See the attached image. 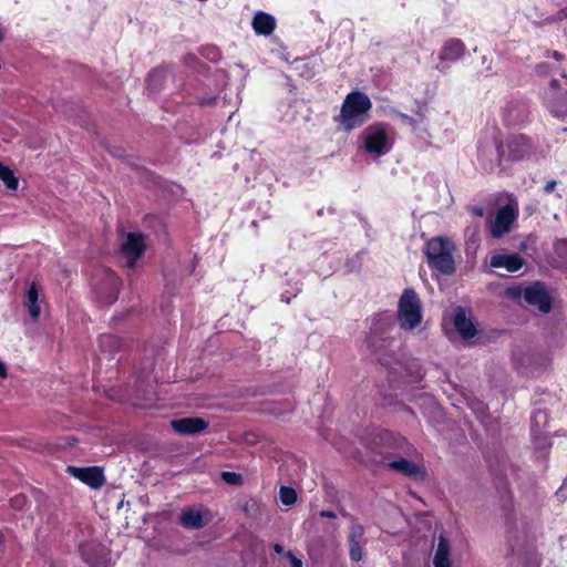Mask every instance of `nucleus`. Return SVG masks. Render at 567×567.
<instances>
[{
  "label": "nucleus",
  "mask_w": 567,
  "mask_h": 567,
  "mask_svg": "<svg viewBox=\"0 0 567 567\" xmlns=\"http://www.w3.org/2000/svg\"><path fill=\"white\" fill-rule=\"evenodd\" d=\"M8 377V368L4 362L0 361V378L6 379Z\"/></svg>",
  "instance_id": "41"
},
{
  "label": "nucleus",
  "mask_w": 567,
  "mask_h": 567,
  "mask_svg": "<svg viewBox=\"0 0 567 567\" xmlns=\"http://www.w3.org/2000/svg\"><path fill=\"white\" fill-rule=\"evenodd\" d=\"M556 186H557V182L555 179L548 181L544 186V193H546V194L551 193Z\"/></svg>",
  "instance_id": "39"
},
{
  "label": "nucleus",
  "mask_w": 567,
  "mask_h": 567,
  "mask_svg": "<svg viewBox=\"0 0 567 567\" xmlns=\"http://www.w3.org/2000/svg\"><path fill=\"white\" fill-rule=\"evenodd\" d=\"M542 414H543V412H542L540 410L536 411V412L534 413V419H537V417H538L539 415H542Z\"/></svg>",
  "instance_id": "46"
},
{
  "label": "nucleus",
  "mask_w": 567,
  "mask_h": 567,
  "mask_svg": "<svg viewBox=\"0 0 567 567\" xmlns=\"http://www.w3.org/2000/svg\"><path fill=\"white\" fill-rule=\"evenodd\" d=\"M466 52V45L465 43L457 38H451L446 40L439 53V60L441 62H456Z\"/></svg>",
  "instance_id": "14"
},
{
  "label": "nucleus",
  "mask_w": 567,
  "mask_h": 567,
  "mask_svg": "<svg viewBox=\"0 0 567 567\" xmlns=\"http://www.w3.org/2000/svg\"><path fill=\"white\" fill-rule=\"evenodd\" d=\"M498 165L529 158L536 151L534 140L525 134H511L496 145Z\"/></svg>",
  "instance_id": "3"
},
{
  "label": "nucleus",
  "mask_w": 567,
  "mask_h": 567,
  "mask_svg": "<svg viewBox=\"0 0 567 567\" xmlns=\"http://www.w3.org/2000/svg\"><path fill=\"white\" fill-rule=\"evenodd\" d=\"M99 346L102 351L115 352L121 347V339L111 333L101 334L99 338Z\"/></svg>",
  "instance_id": "24"
},
{
  "label": "nucleus",
  "mask_w": 567,
  "mask_h": 567,
  "mask_svg": "<svg viewBox=\"0 0 567 567\" xmlns=\"http://www.w3.org/2000/svg\"><path fill=\"white\" fill-rule=\"evenodd\" d=\"M179 522L186 528L198 529L204 526L202 513L193 508L183 511L179 516Z\"/></svg>",
  "instance_id": "22"
},
{
  "label": "nucleus",
  "mask_w": 567,
  "mask_h": 567,
  "mask_svg": "<svg viewBox=\"0 0 567 567\" xmlns=\"http://www.w3.org/2000/svg\"><path fill=\"white\" fill-rule=\"evenodd\" d=\"M434 567H451L450 543L446 537L440 536L433 559Z\"/></svg>",
  "instance_id": "21"
},
{
  "label": "nucleus",
  "mask_w": 567,
  "mask_h": 567,
  "mask_svg": "<svg viewBox=\"0 0 567 567\" xmlns=\"http://www.w3.org/2000/svg\"><path fill=\"white\" fill-rule=\"evenodd\" d=\"M241 509L247 514L250 515L252 512L258 511V503L256 499H249L247 501L243 506Z\"/></svg>",
  "instance_id": "32"
},
{
  "label": "nucleus",
  "mask_w": 567,
  "mask_h": 567,
  "mask_svg": "<svg viewBox=\"0 0 567 567\" xmlns=\"http://www.w3.org/2000/svg\"><path fill=\"white\" fill-rule=\"evenodd\" d=\"M252 29L258 35H270L276 29L275 18L266 12L259 11L252 19Z\"/></svg>",
  "instance_id": "20"
},
{
  "label": "nucleus",
  "mask_w": 567,
  "mask_h": 567,
  "mask_svg": "<svg viewBox=\"0 0 567 567\" xmlns=\"http://www.w3.org/2000/svg\"><path fill=\"white\" fill-rule=\"evenodd\" d=\"M529 121V110L523 102H512L505 110V122L508 125H522Z\"/></svg>",
  "instance_id": "17"
},
{
  "label": "nucleus",
  "mask_w": 567,
  "mask_h": 567,
  "mask_svg": "<svg viewBox=\"0 0 567 567\" xmlns=\"http://www.w3.org/2000/svg\"><path fill=\"white\" fill-rule=\"evenodd\" d=\"M525 261L518 254H495L491 257L489 265L493 268H505L508 272H517Z\"/></svg>",
  "instance_id": "16"
},
{
  "label": "nucleus",
  "mask_w": 567,
  "mask_h": 567,
  "mask_svg": "<svg viewBox=\"0 0 567 567\" xmlns=\"http://www.w3.org/2000/svg\"><path fill=\"white\" fill-rule=\"evenodd\" d=\"M68 472L93 489H100L105 484V475L99 466H69Z\"/></svg>",
  "instance_id": "10"
},
{
  "label": "nucleus",
  "mask_w": 567,
  "mask_h": 567,
  "mask_svg": "<svg viewBox=\"0 0 567 567\" xmlns=\"http://www.w3.org/2000/svg\"><path fill=\"white\" fill-rule=\"evenodd\" d=\"M375 440H379L381 443H388L393 440V434L390 431L382 430L377 433Z\"/></svg>",
  "instance_id": "34"
},
{
  "label": "nucleus",
  "mask_w": 567,
  "mask_h": 567,
  "mask_svg": "<svg viewBox=\"0 0 567 567\" xmlns=\"http://www.w3.org/2000/svg\"><path fill=\"white\" fill-rule=\"evenodd\" d=\"M388 134L381 124L370 125L365 130L364 150L374 155H383L388 152Z\"/></svg>",
  "instance_id": "8"
},
{
  "label": "nucleus",
  "mask_w": 567,
  "mask_h": 567,
  "mask_svg": "<svg viewBox=\"0 0 567 567\" xmlns=\"http://www.w3.org/2000/svg\"><path fill=\"white\" fill-rule=\"evenodd\" d=\"M172 429L183 435H195L204 432L209 423L202 417H183L173 420Z\"/></svg>",
  "instance_id": "13"
},
{
  "label": "nucleus",
  "mask_w": 567,
  "mask_h": 567,
  "mask_svg": "<svg viewBox=\"0 0 567 567\" xmlns=\"http://www.w3.org/2000/svg\"><path fill=\"white\" fill-rule=\"evenodd\" d=\"M39 291L35 284H31L27 290L25 306L29 309V313L33 320L40 317L41 309L38 305Z\"/></svg>",
  "instance_id": "23"
},
{
  "label": "nucleus",
  "mask_w": 567,
  "mask_h": 567,
  "mask_svg": "<svg viewBox=\"0 0 567 567\" xmlns=\"http://www.w3.org/2000/svg\"><path fill=\"white\" fill-rule=\"evenodd\" d=\"M556 496L563 502L567 499V477L564 480L561 486L556 492Z\"/></svg>",
  "instance_id": "36"
},
{
  "label": "nucleus",
  "mask_w": 567,
  "mask_h": 567,
  "mask_svg": "<svg viewBox=\"0 0 567 567\" xmlns=\"http://www.w3.org/2000/svg\"><path fill=\"white\" fill-rule=\"evenodd\" d=\"M221 477L227 484L231 485H238L243 482L241 475L235 472H223Z\"/></svg>",
  "instance_id": "30"
},
{
  "label": "nucleus",
  "mask_w": 567,
  "mask_h": 567,
  "mask_svg": "<svg viewBox=\"0 0 567 567\" xmlns=\"http://www.w3.org/2000/svg\"><path fill=\"white\" fill-rule=\"evenodd\" d=\"M392 342V337H383L382 334H379L375 338V344L367 347L373 354L378 355L377 359L381 365L389 367L395 361V353L393 351H386Z\"/></svg>",
  "instance_id": "15"
},
{
  "label": "nucleus",
  "mask_w": 567,
  "mask_h": 567,
  "mask_svg": "<svg viewBox=\"0 0 567 567\" xmlns=\"http://www.w3.org/2000/svg\"><path fill=\"white\" fill-rule=\"evenodd\" d=\"M279 495L284 505L290 506L297 502V492L292 487L281 486Z\"/></svg>",
  "instance_id": "26"
},
{
  "label": "nucleus",
  "mask_w": 567,
  "mask_h": 567,
  "mask_svg": "<svg viewBox=\"0 0 567 567\" xmlns=\"http://www.w3.org/2000/svg\"><path fill=\"white\" fill-rule=\"evenodd\" d=\"M394 328V321L390 313L381 312L377 313L372 319V324L370 327V331L365 337L367 346H374L375 338L379 334L383 337H391V330Z\"/></svg>",
  "instance_id": "11"
},
{
  "label": "nucleus",
  "mask_w": 567,
  "mask_h": 567,
  "mask_svg": "<svg viewBox=\"0 0 567 567\" xmlns=\"http://www.w3.org/2000/svg\"><path fill=\"white\" fill-rule=\"evenodd\" d=\"M349 555L352 561L359 563L363 556L361 543H349Z\"/></svg>",
  "instance_id": "28"
},
{
  "label": "nucleus",
  "mask_w": 567,
  "mask_h": 567,
  "mask_svg": "<svg viewBox=\"0 0 567 567\" xmlns=\"http://www.w3.org/2000/svg\"><path fill=\"white\" fill-rule=\"evenodd\" d=\"M453 323L455 330L465 340L475 337L477 332L473 321L471 320V318L466 316L465 311L462 308H458L457 311L455 312Z\"/></svg>",
  "instance_id": "18"
},
{
  "label": "nucleus",
  "mask_w": 567,
  "mask_h": 567,
  "mask_svg": "<svg viewBox=\"0 0 567 567\" xmlns=\"http://www.w3.org/2000/svg\"><path fill=\"white\" fill-rule=\"evenodd\" d=\"M0 179L4 183L7 188L16 190L19 185L18 178L14 176L13 171L0 163Z\"/></svg>",
  "instance_id": "25"
},
{
  "label": "nucleus",
  "mask_w": 567,
  "mask_h": 567,
  "mask_svg": "<svg viewBox=\"0 0 567 567\" xmlns=\"http://www.w3.org/2000/svg\"><path fill=\"white\" fill-rule=\"evenodd\" d=\"M467 212L471 213L475 217H483L485 214V210L482 206L473 205L467 207Z\"/></svg>",
  "instance_id": "37"
},
{
  "label": "nucleus",
  "mask_w": 567,
  "mask_h": 567,
  "mask_svg": "<svg viewBox=\"0 0 567 567\" xmlns=\"http://www.w3.org/2000/svg\"><path fill=\"white\" fill-rule=\"evenodd\" d=\"M505 295L512 300L524 298L528 306L535 307L544 315L553 310V297L542 281H534L525 288L519 286L508 287Z\"/></svg>",
  "instance_id": "4"
},
{
  "label": "nucleus",
  "mask_w": 567,
  "mask_h": 567,
  "mask_svg": "<svg viewBox=\"0 0 567 567\" xmlns=\"http://www.w3.org/2000/svg\"><path fill=\"white\" fill-rule=\"evenodd\" d=\"M398 320L405 330L416 328L422 320V306L417 293L412 288L403 290L398 305Z\"/></svg>",
  "instance_id": "5"
},
{
  "label": "nucleus",
  "mask_w": 567,
  "mask_h": 567,
  "mask_svg": "<svg viewBox=\"0 0 567 567\" xmlns=\"http://www.w3.org/2000/svg\"><path fill=\"white\" fill-rule=\"evenodd\" d=\"M91 285L101 301L110 305L117 300L121 279L112 269L104 267L97 269L91 279Z\"/></svg>",
  "instance_id": "6"
},
{
  "label": "nucleus",
  "mask_w": 567,
  "mask_h": 567,
  "mask_svg": "<svg viewBox=\"0 0 567 567\" xmlns=\"http://www.w3.org/2000/svg\"><path fill=\"white\" fill-rule=\"evenodd\" d=\"M24 501V497H20V496H17L16 498L12 499L13 504L16 505H20V503H22Z\"/></svg>",
  "instance_id": "43"
},
{
  "label": "nucleus",
  "mask_w": 567,
  "mask_h": 567,
  "mask_svg": "<svg viewBox=\"0 0 567 567\" xmlns=\"http://www.w3.org/2000/svg\"><path fill=\"white\" fill-rule=\"evenodd\" d=\"M286 557L290 560L291 567H303L302 560L297 558L291 550L286 553Z\"/></svg>",
  "instance_id": "35"
},
{
  "label": "nucleus",
  "mask_w": 567,
  "mask_h": 567,
  "mask_svg": "<svg viewBox=\"0 0 567 567\" xmlns=\"http://www.w3.org/2000/svg\"><path fill=\"white\" fill-rule=\"evenodd\" d=\"M388 466L406 477H417L425 474L422 466L404 457L390 462Z\"/></svg>",
  "instance_id": "19"
},
{
  "label": "nucleus",
  "mask_w": 567,
  "mask_h": 567,
  "mask_svg": "<svg viewBox=\"0 0 567 567\" xmlns=\"http://www.w3.org/2000/svg\"><path fill=\"white\" fill-rule=\"evenodd\" d=\"M503 483H504V486H503V487H504V489H505V493H506V494H509V488H508V484H507V482H506V481H504Z\"/></svg>",
  "instance_id": "45"
},
{
  "label": "nucleus",
  "mask_w": 567,
  "mask_h": 567,
  "mask_svg": "<svg viewBox=\"0 0 567 567\" xmlns=\"http://www.w3.org/2000/svg\"><path fill=\"white\" fill-rule=\"evenodd\" d=\"M319 515L322 518H336L337 517V515H336V513L333 511H328V509L321 511L319 513Z\"/></svg>",
  "instance_id": "40"
},
{
  "label": "nucleus",
  "mask_w": 567,
  "mask_h": 567,
  "mask_svg": "<svg viewBox=\"0 0 567 567\" xmlns=\"http://www.w3.org/2000/svg\"><path fill=\"white\" fill-rule=\"evenodd\" d=\"M4 39V33L0 30V42H2Z\"/></svg>",
  "instance_id": "47"
},
{
  "label": "nucleus",
  "mask_w": 567,
  "mask_h": 567,
  "mask_svg": "<svg viewBox=\"0 0 567 567\" xmlns=\"http://www.w3.org/2000/svg\"><path fill=\"white\" fill-rule=\"evenodd\" d=\"M372 450H373V452H375V453H378V454H384V453H385L381 447H377V446H375V447H373Z\"/></svg>",
  "instance_id": "44"
},
{
  "label": "nucleus",
  "mask_w": 567,
  "mask_h": 567,
  "mask_svg": "<svg viewBox=\"0 0 567 567\" xmlns=\"http://www.w3.org/2000/svg\"><path fill=\"white\" fill-rule=\"evenodd\" d=\"M217 99V96L196 97V103L200 106H212L216 104Z\"/></svg>",
  "instance_id": "33"
},
{
  "label": "nucleus",
  "mask_w": 567,
  "mask_h": 567,
  "mask_svg": "<svg viewBox=\"0 0 567 567\" xmlns=\"http://www.w3.org/2000/svg\"><path fill=\"white\" fill-rule=\"evenodd\" d=\"M554 249L556 254L567 260V239H559L555 243Z\"/></svg>",
  "instance_id": "31"
},
{
  "label": "nucleus",
  "mask_w": 567,
  "mask_h": 567,
  "mask_svg": "<svg viewBox=\"0 0 567 567\" xmlns=\"http://www.w3.org/2000/svg\"><path fill=\"white\" fill-rule=\"evenodd\" d=\"M272 548L276 554L286 556L287 551H285L284 547L280 544H275Z\"/></svg>",
  "instance_id": "42"
},
{
  "label": "nucleus",
  "mask_w": 567,
  "mask_h": 567,
  "mask_svg": "<svg viewBox=\"0 0 567 567\" xmlns=\"http://www.w3.org/2000/svg\"><path fill=\"white\" fill-rule=\"evenodd\" d=\"M146 249L145 236L142 233H128L121 246V252L127 260L130 268L135 267L136 261Z\"/></svg>",
  "instance_id": "9"
},
{
  "label": "nucleus",
  "mask_w": 567,
  "mask_h": 567,
  "mask_svg": "<svg viewBox=\"0 0 567 567\" xmlns=\"http://www.w3.org/2000/svg\"><path fill=\"white\" fill-rule=\"evenodd\" d=\"M371 109L372 101L368 94L361 91H352L343 100L339 115L334 116V122L343 131L351 132L370 120Z\"/></svg>",
  "instance_id": "1"
},
{
  "label": "nucleus",
  "mask_w": 567,
  "mask_h": 567,
  "mask_svg": "<svg viewBox=\"0 0 567 567\" xmlns=\"http://www.w3.org/2000/svg\"><path fill=\"white\" fill-rule=\"evenodd\" d=\"M559 81L553 79L550 81V90L545 93L544 102L549 112L556 117H567V94L557 96Z\"/></svg>",
  "instance_id": "12"
},
{
  "label": "nucleus",
  "mask_w": 567,
  "mask_h": 567,
  "mask_svg": "<svg viewBox=\"0 0 567 567\" xmlns=\"http://www.w3.org/2000/svg\"><path fill=\"white\" fill-rule=\"evenodd\" d=\"M545 56L546 58H553V59H555L557 61H561L565 58L564 54H561L560 52H558V51H550V50L546 51Z\"/></svg>",
  "instance_id": "38"
},
{
  "label": "nucleus",
  "mask_w": 567,
  "mask_h": 567,
  "mask_svg": "<svg viewBox=\"0 0 567 567\" xmlns=\"http://www.w3.org/2000/svg\"><path fill=\"white\" fill-rule=\"evenodd\" d=\"M518 218V208L512 204L503 205L496 213L495 217L487 219L489 235L494 239L503 238L512 230L514 223Z\"/></svg>",
  "instance_id": "7"
},
{
  "label": "nucleus",
  "mask_w": 567,
  "mask_h": 567,
  "mask_svg": "<svg viewBox=\"0 0 567 567\" xmlns=\"http://www.w3.org/2000/svg\"><path fill=\"white\" fill-rule=\"evenodd\" d=\"M454 243L446 237H433L425 243L424 255L429 267L442 275L450 276L455 272L453 258Z\"/></svg>",
  "instance_id": "2"
},
{
  "label": "nucleus",
  "mask_w": 567,
  "mask_h": 567,
  "mask_svg": "<svg viewBox=\"0 0 567 567\" xmlns=\"http://www.w3.org/2000/svg\"><path fill=\"white\" fill-rule=\"evenodd\" d=\"M416 114H417V118L413 117V116H410L408 114H403L401 113L400 114V118L403 123L410 125L411 127L413 128H416L419 123L423 122L424 118H425V113L423 111V109L420 106L416 111Z\"/></svg>",
  "instance_id": "27"
},
{
  "label": "nucleus",
  "mask_w": 567,
  "mask_h": 567,
  "mask_svg": "<svg viewBox=\"0 0 567 567\" xmlns=\"http://www.w3.org/2000/svg\"><path fill=\"white\" fill-rule=\"evenodd\" d=\"M364 535V528L361 525H353L349 534V543H361Z\"/></svg>",
  "instance_id": "29"
}]
</instances>
